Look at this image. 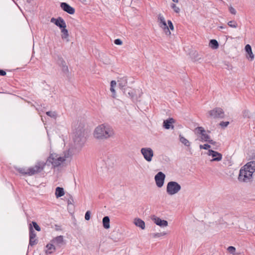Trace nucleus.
Segmentation results:
<instances>
[{
	"instance_id": "nucleus-22",
	"label": "nucleus",
	"mask_w": 255,
	"mask_h": 255,
	"mask_svg": "<svg viewBox=\"0 0 255 255\" xmlns=\"http://www.w3.org/2000/svg\"><path fill=\"white\" fill-rule=\"evenodd\" d=\"M47 250L45 251V254L47 255L52 254L56 250L57 248L52 244L50 243L46 246Z\"/></svg>"
},
{
	"instance_id": "nucleus-26",
	"label": "nucleus",
	"mask_w": 255,
	"mask_h": 255,
	"mask_svg": "<svg viewBox=\"0 0 255 255\" xmlns=\"http://www.w3.org/2000/svg\"><path fill=\"white\" fill-rule=\"evenodd\" d=\"M103 161L105 162L107 167H112L114 165V159L112 157H108Z\"/></svg>"
},
{
	"instance_id": "nucleus-34",
	"label": "nucleus",
	"mask_w": 255,
	"mask_h": 255,
	"mask_svg": "<svg viewBox=\"0 0 255 255\" xmlns=\"http://www.w3.org/2000/svg\"><path fill=\"white\" fill-rule=\"evenodd\" d=\"M171 8L174 10V11L176 12V13H179L180 9V8L177 7L175 4L174 3H172L171 5Z\"/></svg>"
},
{
	"instance_id": "nucleus-5",
	"label": "nucleus",
	"mask_w": 255,
	"mask_h": 255,
	"mask_svg": "<svg viewBox=\"0 0 255 255\" xmlns=\"http://www.w3.org/2000/svg\"><path fill=\"white\" fill-rule=\"evenodd\" d=\"M181 189L179 184L175 181L169 182L166 186V192L169 195H173L177 194Z\"/></svg>"
},
{
	"instance_id": "nucleus-48",
	"label": "nucleus",
	"mask_w": 255,
	"mask_h": 255,
	"mask_svg": "<svg viewBox=\"0 0 255 255\" xmlns=\"http://www.w3.org/2000/svg\"><path fill=\"white\" fill-rule=\"evenodd\" d=\"M5 75H6V72L4 70L0 69V75L4 76Z\"/></svg>"
},
{
	"instance_id": "nucleus-43",
	"label": "nucleus",
	"mask_w": 255,
	"mask_h": 255,
	"mask_svg": "<svg viewBox=\"0 0 255 255\" xmlns=\"http://www.w3.org/2000/svg\"><path fill=\"white\" fill-rule=\"evenodd\" d=\"M114 43L116 45H121L123 44V41L120 39H116L115 40Z\"/></svg>"
},
{
	"instance_id": "nucleus-46",
	"label": "nucleus",
	"mask_w": 255,
	"mask_h": 255,
	"mask_svg": "<svg viewBox=\"0 0 255 255\" xmlns=\"http://www.w3.org/2000/svg\"><path fill=\"white\" fill-rule=\"evenodd\" d=\"M77 31H79L81 32L82 31L85 30L84 28L81 25H78L77 27L75 29Z\"/></svg>"
},
{
	"instance_id": "nucleus-7",
	"label": "nucleus",
	"mask_w": 255,
	"mask_h": 255,
	"mask_svg": "<svg viewBox=\"0 0 255 255\" xmlns=\"http://www.w3.org/2000/svg\"><path fill=\"white\" fill-rule=\"evenodd\" d=\"M85 141V133L83 130L77 131L74 135V141L78 147H82Z\"/></svg>"
},
{
	"instance_id": "nucleus-13",
	"label": "nucleus",
	"mask_w": 255,
	"mask_h": 255,
	"mask_svg": "<svg viewBox=\"0 0 255 255\" xmlns=\"http://www.w3.org/2000/svg\"><path fill=\"white\" fill-rule=\"evenodd\" d=\"M207 154L209 156H211L213 158L211 160V161H220L222 159V155L220 153L211 150L209 149Z\"/></svg>"
},
{
	"instance_id": "nucleus-37",
	"label": "nucleus",
	"mask_w": 255,
	"mask_h": 255,
	"mask_svg": "<svg viewBox=\"0 0 255 255\" xmlns=\"http://www.w3.org/2000/svg\"><path fill=\"white\" fill-rule=\"evenodd\" d=\"M32 223L33 224V226L34 229L36 231H40V230H41L40 227L38 225V224L35 222H32Z\"/></svg>"
},
{
	"instance_id": "nucleus-45",
	"label": "nucleus",
	"mask_w": 255,
	"mask_h": 255,
	"mask_svg": "<svg viewBox=\"0 0 255 255\" xmlns=\"http://www.w3.org/2000/svg\"><path fill=\"white\" fill-rule=\"evenodd\" d=\"M229 11L233 14H236V9L234 7H233L232 6H230L229 7Z\"/></svg>"
},
{
	"instance_id": "nucleus-28",
	"label": "nucleus",
	"mask_w": 255,
	"mask_h": 255,
	"mask_svg": "<svg viewBox=\"0 0 255 255\" xmlns=\"http://www.w3.org/2000/svg\"><path fill=\"white\" fill-rule=\"evenodd\" d=\"M179 136V140L182 144L186 146H189L190 145V141L185 137H184L182 135L180 134Z\"/></svg>"
},
{
	"instance_id": "nucleus-16",
	"label": "nucleus",
	"mask_w": 255,
	"mask_h": 255,
	"mask_svg": "<svg viewBox=\"0 0 255 255\" xmlns=\"http://www.w3.org/2000/svg\"><path fill=\"white\" fill-rule=\"evenodd\" d=\"M36 235L32 227L29 229V245L33 246L37 243V240L36 239Z\"/></svg>"
},
{
	"instance_id": "nucleus-17",
	"label": "nucleus",
	"mask_w": 255,
	"mask_h": 255,
	"mask_svg": "<svg viewBox=\"0 0 255 255\" xmlns=\"http://www.w3.org/2000/svg\"><path fill=\"white\" fill-rule=\"evenodd\" d=\"M60 6L64 11L69 14H73L75 13V9L66 2H61Z\"/></svg>"
},
{
	"instance_id": "nucleus-31",
	"label": "nucleus",
	"mask_w": 255,
	"mask_h": 255,
	"mask_svg": "<svg viewBox=\"0 0 255 255\" xmlns=\"http://www.w3.org/2000/svg\"><path fill=\"white\" fill-rule=\"evenodd\" d=\"M167 234L166 232H163L161 233H153L150 234V236L153 238H159L161 236H165Z\"/></svg>"
},
{
	"instance_id": "nucleus-19",
	"label": "nucleus",
	"mask_w": 255,
	"mask_h": 255,
	"mask_svg": "<svg viewBox=\"0 0 255 255\" xmlns=\"http://www.w3.org/2000/svg\"><path fill=\"white\" fill-rule=\"evenodd\" d=\"M118 83L120 88L125 91L128 84L127 78L126 77L120 78L118 80Z\"/></svg>"
},
{
	"instance_id": "nucleus-44",
	"label": "nucleus",
	"mask_w": 255,
	"mask_h": 255,
	"mask_svg": "<svg viewBox=\"0 0 255 255\" xmlns=\"http://www.w3.org/2000/svg\"><path fill=\"white\" fill-rule=\"evenodd\" d=\"M229 124V122H222L220 124V126L224 128L227 127Z\"/></svg>"
},
{
	"instance_id": "nucleus-41",
	"label": "nucleus",
	"mask_w": 255,
	"mask_h": 255,
	"mask_svg": "<svg viewBox=\"0 0 255 255\" xmlns=\"http://www.w3.org/2000/svg\"><path fill=\"white\" fill-rule=\"evenodd\" d=\"M228 25L232 27H236L237 23L235 21H230L228 22Z\"/></svg>"
},
{
	"instance_id": "nucleus-11",
	"label": "nucleus",
	"mask_w": 255,
	"mask_h": 255,
	"mask_svg": "<svg viewBox=\"0 0 255 255\" xmlns=\"http://www.w3.org/2000/svg\"><path fill=\"white\" fill-rule=\"evenodd\" d=\"M50 22L61 28V32H68V30L65 28L66 27V23L62 17H58L57 18L52 17Z\"/></svg>"
},
{
	"instance_id": "nucleus-15",
	"label": "nucleus",
	"mask_w": 255,
	"mask_h": 255,
	"mask_svg": "<svg viewBox=\"0 0 255 255\" xmlns=\"http://www.w3.org/2000/svg\"><path fill=\"white\" fill-rule=\"evenodd\" d=\"M151 219L156 225L160 226V227H166L168 226V222L167 221L161 220L159 217L154 215L151 216Z\"/></svg>"
},
{
	"instance_id": "nucleus-1",
	"label": "nucleus",
	"mask_w": 255,
	"mask_h": 255,
	"mask_svg": "<svg viewBox=\"0 0 255 255\" xmlns=\"http://www.w3.org/2000/svg\"><path fill=\"white\" fill-rule=\"evenodd\" d=\"M115 132L111 126L103 124L97 126L93 132L94 137L97 139L105 140L113 137Z\"/></svg>"
},
{
	"instance_id": "nucleus-39",
	"label": "nucleus",
	"mask_w": 255,
	"mask_h": 255,
	"mask_svg": "<svg viewBox=\"0 0 255 255\" xmlns=\"http://www.w3.org/2000/svg\"><path fill=\"white\" fill-rule=\"evenodd\" d=\"M110 91L112 93V97L114 98H116V91H115V87H111Z\"/></svg>"
},
{
	"instance_id": "nucleus-18",
	"label": "nucleus",
	"mask_w": 255,
	"mask_h": 255,
	"mask_svg": "<svg viewBox=\"0 0 255 255\" xmlns=\"http://www.w3.org/2000/svg\"><path fill=\"white\" fill-rule=\"evenodd\" d=\"M158 22L160 27H161L163 30H166L167 31H169V28L166 24L165 20L161 14L158 15Z\"/></svg>"
},
{
	"instance_id": "nucleus-2",
	"label": "nucleus",
	"mask_w": 255,
	"mask_h": 255,
	"mask_svg": "<svg viewBox=\"0 0 255 255\" xmlns=\"http://www.w3.org/2000/svg\"><path fill=\"white\" fill-rule=\"evenodd\" d=\"M255 171V161L247 163L240 170L238 177L240 181L244 182H251L253 178V174Z\"/></svg>"
},
{
	"instance_id": "nucleus-10",
	"label": "nucleus",
	"mask_w": 255,
	"mask_h": 255,
	"mask_svg": "<svg viewBox=\"0 0 255 255\" xmlns=\"http://www.w3.org/2000/svg\"><path fill=\"white\" fill-rule=\"evenodd\" d=\"M144 158L148 162L151 161L153 156V151L150 147H143L140 150Z\"/></svg>"
},
{
	"instance_id": "nucleus-35",
	"label": "nucleus",
	"mask_w": 255,
	"mask_h": 255,
	"mask_svg": "<svg viewBox=\"0 0 255 255\" xmlns=\"http://www.w3.org/2000/svg\"><path fill=\"white\" fill-rule=\"evenodd\" d=\"M46 115L51 118H56V114L55 112L49 111L46 112Z\"/></svg>"
},
{
	"instance_id": "nucleus-47",
	"label": "nucleus",
	"mask_w": 255,
	"mask_h": 255,
	"mask_svg": "<svg viewBox=\"0 0 255 255\" xmlns=\"http://www.w3.org/2000/svg\"><path fill=\"white\" fill-rule=\"evenodd\" d=\"M117 85V82L114 81V80H113L111 82V87H115Z\"/></svg>"
},
{
	"instance_id": "nucleus-14",
	"label": "nucleus",
	"mask_w": 255,
	"mask_h": 255,
	"mask_svg": "<svg viewBox=\"0 0 255 255\" xmlns=\"http://www.w3.org/2000/svg\"><path fill=\"white\" fill-rule=\"evenodd\" d=\"M51 243L53 244V245L57 248H60L62 246L65 245V242L64 240V237L63 236H58L55 238H54L51 241Z\"/></svg>"
},
{
	"instance_id": "nucleus-27",
	"label": "nucleus",
	"mask_w": 255,
	"mask_h": 255,
	"mask_svg": "<svg viewBox=\"0 0 255 255\" xmlns=\"http://www.w3.org/2000/svg\"><path fill=\"white\" fill-rule=\"evenodd\" d=\"M209 45L213 49H217L219 47V43L215 39H211L210 41Z\"/></svg>"
},
{
	"instance_id": "nucleus-3",
	"label": "nucleus",
	"mask_w": 255,
	"mask_h": 255,
	"mask_svg": "<svg viewBox=\"0 0 255 255\" xmlns=\"http://www.w3.org/2000/svg\"><path fill=\"white\" fill-rule=\"evenodd\" d=\"M71 155L69 150L65 151L61 154L51 153L45 163L48 165L51 164L53 167L55 168L60 166Z\"/></svg>"
},
{
	"instance_id": "nucleus-20",
	"label": "nucleus",
	"mask_w": 255,
	"mask_h": 255,
	"mask_svg": "<svg viewBox=\"0 0 255 255\" xmlns=\"http://www.w3.org/2000/svg\"><path fill=\"white\" fill-rule=\"evenodd\" d=\"M174 122L175 121L173 118H169L167 120H164L163 122V127L167 129L170 128L173 129L174 126L173 124Z\"/></svg>"
},
{
	"instance_id": "nucleus-9",
	"label": "nucleus",
	"mask_w": 255,
	"mask_h": 255,
	"mask_svg": "<svg viewBox=\"0 0 255 255\" xmlns=\"http://www.w3.org/2000/svg\"><path fill=\"white\" fill-rule=\"evenodd\" d=\"M208 117L211 119L223 118L224 114L223 110L219 108H216L209 111Z\"/></svg>"
},
{
	"instance_id": "nucleus-40",
	"label": "nucleus",
	"mask_w": 255,
	"mask_h": 255,
	"mask_svg": "<svg viewBox=\"0 0 255 255\" xmlns=\"http://www.w3.org/2000/svg\"><path fill=\"white\" fill-rule=\"evenodd\" d=\"M228 251L230 252L231 254H234L236 251V249L235 247L233 246H230L228 248Z\"/></svg>"
},
{
	"instance_id": "nucleus-23",
	"label": "nucleus",
	"mask_w": 255,
	"mask_h": 255,
	"mask_svg": "<svg viewBox=\"0 0 255 255\" xmlns=\"http://www.w3.org/2000/svg\"><path fill=\"white\" fill-rule=\"evenodd\" d=\"M134 224L137 227L143 230L145 229V223L143 221L139 218H135L134 220Z\"/></svg>"
},
{
	"instance_id": "nucleus-49",
	"label": "nucleus",
	"mask_w": 255,
	"mask_h": 255,
	"mask_svg": "<svg viewBox=\"0 0 255 255\" xmlns=\"http://www.w3.org/2000/svg\"><path fill=\"white\" fill-rule=\"evenodd\" d=\"M249 113V112L248 111H245L244 113V114L245 115V114H248Z\"/></svg>"
},
{
	"instance_id": "nucleus-21",
	"label": "nucleus",
	"mask_w": 255,
	"mask_h": 255,
	"mask_svg": "<svg viewBox=\"0 0 255 255\" xmlns=\"http://www.w3.org/2000/svg\"><path fill=\"white\" fill-rule=\"evenodd\" d=\"M245 50L247 53V58L251 61L254 59V55L252 52V48L250 45L247 44L245 46Z\"/></svg>"
},
{
	"instance_id": "nucleus-36",
	"label": "nucleus",
	"mask_w": 255,
	"mask_h": 255,
	"mask_svg": "<svg viewBox=\"0 0 255 255\" xmlns=\"http://www.w3.org/2000/svg\"><path fill=\"white\" fill-rule=\"evenodd\" d=\"M199 147H200V149H209L211 147V146H210V145H209L208 144H204V145H202V144L200 145Z\"/></svg>"
},
{
	"instance_id": "nucleus-24",
	"label": "nucleus",
	"mask_w": 255,
	"mask_h": 255,
	"mask_svg": "<svg viewBox=\"0 0 255 255\" xmlns=\"http://www.w3.org/2000/svg\"><path fill=\"white\" fill-rule=\"evenodd\" d=\"M65 194L64 189L62 187H57L55 189V196L57 198L63 196Z\"/></svg>"
},
{
	"instance_id": "nucleus-29",
	"label": "nucleus",
	"mask_w": 255,
	"mask_h": 255,
	"mask_svg": "<svg viewBox=\"0 0 255 255\" xmlns=\"http://www.w3.org/2000/svg\"><path fill=\"white\" fill-rule=\"evenodd\" d=\"M15 169L18 171L20 173L23 174V175H28V168L26 169L22 167H15Z\"/></svg>"
},
{
	"instance_id": "nucleus-12",
	"label": "nucleus",
	"mask_w": 255,
	"mask_h": 255,
	"mask_svg": "<svg viewBox=\"0 0 255 255\" xmlns=\"http://www.w3.org/2000/svg\"><path fill=\"white\" fill-rule=\"evenodd\" d=\"M165 178V174L162 172H159L154 177L156 184L158 187L161 188L163 186Z\"/></svg>"
},
{
	"instance_id": "nucleus-32",
	"label": "nucleus",
	"mask_w": 255,
	"mask_h": 255,
	"mask_svg": "<svg viewBox=\"0 0 255 255\" xmlns=\"http://www.w3.org/2000/svg\"><path fill=\"white\" fill-rule=\"evenodd\" d=\"M55 59L56 61L57 64L59 66L61 64H62L63 62L65 61V60L63 59V58L59 55H57L55 57Z\"/></svg>"
},
{
	"instance_id": "nucleus-50",
	"label": "nucleus",
	"mask_w": 255,
	"mask_h": 255,
	"mask_svg": "<svg viewBox=\"0 0 255 255\" xmlns=\"http://www.w3.org/2000/svg\"><path fill=\"white\" fill-rule=\"evenodd\" d=\"M172 1L174 2L177 3L178 2V0H172Z\"/></svg>"
},
{
	"instance_id": "nucleus-6",
	"label": "nucleus",
	"mask_w": 255,
	"mask_h": 255,
	"mask_svg": "<svg viewBox=\"0 0 255 255\" xmlns=\"http://www.w3.org/2000/svg\"><path fill=\"white\" fill-rule=\"evenodd\" d=\"M46 164L44 161H38L34 166L28 168V175L32 176L41 172Z\"/></svg>"
},
{
	"instance_id": "nucleus-30",
	"label": "nucleus",
	"mask_w": 255,
	"mask_h": 255,
	"mask_svg": "<svg viewBox=\"0 0 255 255\" xmlns=\"http://www.w3.org/2000/svg\"><path fill=\"white\" fill-rule=\"evenodd\" d=\"M59 66L61 68V69L64 73L67 74L69 72L68 67L65 61L63 62L62 64L59 65Z\"/></svg>"
},
{
	"instance_id": "nucleus-8",
	"label": "nucleus",
	"mask_w": 255,
	"mask_h": 255,
	"mask_svg": "<svg viewBox=\"0 0 255 255\" xmlns=\"http://www.w3.org/2000/svg\"><path fill=\"white\" fill-rule=\"evenodd\" d=\"M124 92L127 96L130 97L133 101H137L142 94L141 90L139 89L130 90L127 93L125 90Z\"/></svg>"
},
{
	"instance_id": "nucleus-33",
	"label": "nucleus",
	"mask_w": 255,
	"mask_h": 255,
	"mask_svg": "<svg viewBox=\"0 0 255 255\" xmlns=\"http://www.w3.org/2000/svg\"><path fill=\"white\" fill-rule=\"evenodd\" d=\"M61 37L62 39L66 42H68L70 41L69 33H62L61 34Z\"/></svg>"
},
{
	"instance_id": "nucleus-42",
	"label": "nucleus",
	"mask_w": 255,
	"mask_h": 255,
	"mask_svg": "<svg viewBox=\"0 0 255 255\" xmlns=\"http://www.w3.org/2000/svg\"><path fill=\"white\" fill-rule=\"evenodd\" d=\"M168 25H169V30L170 29L172 31H173L174 30V26L171 22V20H168Z\"/></svg>"
},
{
	"instance_id": "nucleus-4",
	"label": "nucleus",
	"mask_w": 255,
	"mask_h": 255,
	"mask_svg": "<svg viewBox=\"0 0 255 255\" xmlns=\"http://www.w3.org/2000/svg\"><path fill=\"white\" fill-rule=\"evenodd\" d=\"M194 132L199 135V140L201 141L208 142L211 144L215 145L216 142L211 139L210 136L207 133L206 131L202 127H198L195 128Z\"/></svg>"
},
{
	"instance_id": "nucleus-38",
	"label": "nucleus",
	"mask_w": 255,
	"mask_h": 255,
	"mask_svg": "<svg viewBox=\"0 0 255 255\" xmlns=\"http://www.w3.org/2000/svg\"><path fill=\"white\" fill-rule=\"evenodd\" d=\"M91 212L90 211H87L85 215V219L86 220L88 221L90 219Z\"/></svg>"
},
{
	"instance_id": "nucleus-25",
	"label": "nucleus",
	"mask_w": 255,
	"mask_h": 255,
	"mask_svg": "<svg viewBox=\"0 0 255 255\" xmlns=\"http://www.w3.org/2000/svg\"><path fill=\"white\" fill-rule=\"evenodd\" d=\"M110 218L108 216H105L103 218L102 222L103 227L106 229H108L110 227Z\"/></svg>"
}]
</instances>
